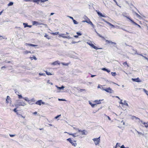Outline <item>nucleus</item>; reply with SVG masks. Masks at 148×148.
I'll return each instance as SVG.
<instances>
[{"mask_svg":"<svg viewBox=\"0 0 148 148\" xmlns=\"http://www.w3.org/2000/svg\"><path fill=\"white\" fill-rule=\"evenodd\" d=\"M66 140L67 141H69V142L74 147H75L77 145V144L76 143V141L75 140L73 141L72 140L71 138H69L67 139Z\"/></svg>","mask_w":148,"mask_h":148,"instance_id":"1","label":"nucleus"},{"mask_svg":"<svg viewBox=\"0 0 148 148\" xmlns=\"http://www.w3.org/2000/svg\"><path fill=\"white\" fill-rule=\"evenodd\" d=\"M48 0H25L26 1H31L34 2L36 3L37 4H39L40 1L41 2L44 3L46 1H48Z\"/></svg>","mask_w":148,"mask_h":148,"instance_id":"2","label":"nucleus"},{"mask_svg":"<svg viewBox=\"0 0 148 148\" xmlns=\"http://www.w3.org/2000/svg\"><path fill=\"white\" fill-rule=\"evenodd\" d=\"M96 145H99L100 142V137L98 138H94L92 139Z\"/></svg>","mask_w":148,"mask_h":148,"instance_id":"3","label":"nucleus"},{"mask_svg":"<svg viewBox=\"0 0 148 148\" xmlns=\"http://www.w3.org/2000/svg\"><path fill=\"white\" fill-rule=\"evenodd\" d=\"M98 36L99 37H101V38H103V40H105L106 42H107V43H111L112 44H114V45H116V43L115 42H112V41H110V40H106L105 38L103 36H101L100 34H98Z\"/></svg>","mask_w":148,"mask_h":148,"instance_id":"4","label":"nucleus"},{"mask_svg":"<svg viewBox=\"0 0 148 148\" xmlns=\"http://www.w3.org/2000/svg\"><path fill=\"white\" fill-rule=\"evenodd\" d=\"M120 106L123 109L124 108H126L128 106L127 102H120Z\"/></svg>","mask_w":148,"mask_h":148,"instance_id":"5","label":"nucleus"},{"mask_svg":"<svg viewBox=\"0 0 148 148\" xmlns=\"http://www.w3.org/2000/svg\"><path fill=\"white\" fill-rule=\"evenodd\" d=\"M126 17L127 19H129L135 25H137L140 28H141V27L140 26V25H138L136 23H135L133 20H132L129 17L126 16Z\"/></svg>","mask_w":148,"mask_h":148,"instance_id":"6","label":"nucleus"},{"mask_svg":"<svg viewBox=\"0 0 148 148\" xmlns=\"http://www.w3.org/2000/svg\"><path fill=\"white\" fill-rule=\"evenodd\" d=\"M103 90L106 92L110 93H113L114 92V91L110 87L106 89H103Z\"/></svg>","mask_w":148,"mask_h":148,"instance_id":"7","label":"nucleus"},{"mask_svg":"<svg viewBox=\"0 0 148 148\" xmlns=\"http://www.w3.org/2000/svg\"><path fill=\"white\" fill-rule=\"evenodd\" d=\"M32 25H45V24H44L43 23H39L38 22L35 21H32Z\"/></svg>","mask_w":148,"mask_h":148,"instance_id":"8","label":"nucleus"},{"mask_svg":"<svg viewBox=\"0 0 148 148\" xmlns=\"http://www.w3.org/2000/svg\"><path fill=\"white\" fill-rule=\"evenodd\" d=\"M84 22H86L88 23V24H90L92 26H93L94 25L92 23V22L90 21V19L89 18H87L86 19L85 21H83Z\"/></svg>","mask_w":148,"mask_h":148,"instance_id":"9","label":"nucleus"},{"mask_svg":"<svg viewBox=\"0 0 148 148\" xmlns=\"http://www.w3.org/2000/svg\"><path fill=\"white\" fill-rule=\"evenodd\" d=\"M132 80L134 82H140L141 81L138 77L137 78L135 79H132Z\"/></svg>","mask_w":148,"mask_h":148,"instance_id":"10","label":"nucleus"},{"mask_svg":"<svg viewBox=\"0 0 148 148\" xmlns=\"http://www.w3.org/2000/svg\"><path fill=\"white\" fill-rule=\"evenodd\" d=\"M90 104L92 106V107H94L95 106H97V104H100L101 102H97L94 104L92 103V102H89Z\"/></svg>","mask_w":148,"mask_h":148,"instance_id":"11","label":"nucleus"},{"mask_svg":"<svg viewBox=\"0 0 148 148\" xmlns=\"http://www.w3.org/2000/svg\"><path fill=\"white\" fill-rule=\"evenodd\" d=\"M96 12L97 13V14H98L99 16L100 17H106V16L103 14H102L99 12L97 10L96 11Z\"/></svg>","mask_w":148,"mask_h":148,"instance_id":"12","label":"nucleus"},{"mask_svg":"<svg viewBox=\"0 0 148 148\" xmlns=\"http://www.w3.org/2000/svg\"><path fill=\"white\" fill-rule=\"evenodd\" d=\"M60 62L58 61H55L52 63L51 64L53 65H55L57 64H60Z\"/></svg>","mask_w":148,"mask_h":148,"instance_id":"13","label":"nucleus"},{"mask_svg":"<svg viewBox=\"0 0 148 148\" xmlns=\"http://www.w3.org/2000/svg\"><path fill=\"white\" fill-rule=\"evenodd\" d=\"M103 20L106 23H107V24H108L110 26H112L113 27H115V26H114V25H113L112 24H111L110 23L108 22L107 21H105L104 19H103Z\"/></svg>","mask_w":148,"mask_h":148,"instance_id":"14","label":"nucleus"},{"mask_svg":"<svg viewBox=\"0 0 148 148\" xmlns=\"http://www.w3.org/2000/svg\"><path fill=\"white\" fill-rule=\"evenodd\" d=\"M25 45L27 46H32V47H36L37 46V45H34L31 44L26 43L25 44Z\"/></svg>","mask_w":148,"mask_h":148,"instance_id":"15","label":"nucleus"},{"mask_svg":"<svg viewBox=\"0 0 148 148\" xmlns=\"http://www.w3.org/2000/svg\"><path fill=\"white\" fill-rule=\"evenodd\" d=\"M59 36L64 38H67V37L66 36V34H60Z\"/></svg>","mask_w":148,"mask_h":148,"instance_id":"16","label":"nucleus"},{"mask_svg":"<svg viewBox=\"0 0 148 148\" xmlns=\"http://www.w3.org/2000/svg\"><path fill=\"white\" fill-rule=\"evenodd\" d=\"M90 46L91 47H92V48H94V49H96V50H97V49H100V48H98L96 46H95L92 43V44H91Z\"/></svg>","mask_w":148,"mask_h":148,"instance_id":"17","label":"nucleus"},{"mask_svg":"<svg viewBox=\"0 0 148 148\" xmlns=\"http://www.w3.org/2000/svg\"><path fill=\"white\" fill-rule=\"evenodd\" d=\"M141 123L145 125V127L146 128L148 127V124L147 123H145L143 122L142 121H141Z\"/></svg>","mask_w":148,"mask_h":148,"instance_id":"18","label":"nucleus"},{"mask_svg":"<svg viewBox=\"0 0 148 148\" xmlns=\"http://www.w3.org/2000/svg\"><path fill=\"white\" fill-rule=\"evenodd\" d=\"M78 132H81L82 134V135L85 134L86 131L85 130H78Z\"/></svg>","mask_w":148,"mask_h":148,"instance_id":"19","label":"nucleus"},{"mask_svg":"<svg viewBox=\"0 0 148 148\" xmlns=\"http://www.w3.org/2000/svg\"><path fill=\"white\" fill-rule=\"evenodd\" d=\"M65 133H67L69 135H71L73 137H75L76 136L75 135L76 134V133H74V134H71L70 133H68L67 132H64Z\"/></svg>","mask_w":148,"mask_h":148,"instance_id":"20","label":"nucleus"},{"mask_svg":"<svg viewBox=\"0 0 148 148\" xmlns=\"http://www.w3.org/2000/svg\"><path fill=\"white\" fill-rule=\"evenodd\" d=\"M23 53L24 54H27L29 53H31V52L30 51L26 50L23 52Z\"/></svg>","mask_w":148,"mask_h":148,"instance_id":"21","label":"nucleus"},{"mask_svg":"<svg viewBox=\"0 0 148 148\" xmlns=\"http://www.w3.org/2000/svg\"><path fill=\"white\" fill-rule=\"evenodd\" d=\"M135 54H137L138 55H139V54L137 53L136 51V53H135ZM140 55L141 56H142V57H143L146 60H147L148 61V58L147 57H145V56H143V55L142 54H140Z\"/></svg>","mask_w":148,"mask_h":148,"instance_id":"22","label":"nucleus"},{"mask_svg":"<svg viewBox=\"0 0 148 148\" xmlns=\"http://www.w3.org/2000/svg\"><path fill=\"white\" fill-rule=\"evenodd\" d=\"M11 98L9 96H8L7 97V98L6 99V102H9V101H11Z\"/></svg>","mask_w":148,"mask_h":148,"instance_id":"23","label":"nucleus"},{"mask_svg":"<svg viewBox=\"0 0 148 148\" xmlns=\"http://www.w3.org/2000/svg\"><path fill=\"white\" fill-rule=\"evenodd\" d=\"M44 37H45L46 38L48 39H49L51 38L48 35H47V34H45L44 36Z\"/></svg>","mask_w":148,"mask_h":148,"instance_id":"24","label":"nucleus"},{"mask_svg":"<svg viewBox=\"0 0 148 148\" xmlns=\"http://www.w3.org/2000/svg\"><path fill=\"white\" fill-rule=\"evenodd\" d=\"M35 104L39 105H41L42 104H44L45 102H36Z\"/></svg>","mask_w":148,"mask_h":148,"instance_id":"25","label":"nucleus"},{"mask_svg":"<svg viewBox=\"0 0 148 148\" xmlns=\"http://www.w3.org/2000/svg\"><path fill=\"white\" fill-rule=\"evenodd\" d=\"M45 72L46 73L47 75H53V74H52L51 73H50V72H48L47 71H45Z\"/></svg>","mask_w":148,"mask_h":148,"instance_id":"26","label":"nucleus"},{"mask_svg":"<svg viewBox=\"0 0 148 148\" xmlns=\"http://www.w3.org/2000/svg\"><path fill=\"white\" fill-rule=\"evenodd\" d=\"M30 58L32 60H33V59L32 58H33L35 60H37V58H36L35 57V56H33V57H30Z\"/></svg>","mask_w":148,"mask_h":148,"instance_id":"27","label":"nucleus"},{"mask_svg":"<svg viewBox=\"0 0 148 148\" xmlns=\"http://www.w3.org/2000/svg\"><path fill=\"white\" fill-rule=\"evenodd\" d=\"M23 25L24 26V27L25 28L28 27L27 24L26 23H23Z\"/></svg>","mask_w":148,"mask_h":148,"instance_id":"28","label":"nucleus"},{"mask_svg":"<svg viewBox=\"0 0 148 148\" xmlns=\"http://www.w3.org/2000/svg\"><path fill=\"white\" fill-rule=\"evenodd\" d=\"M123 65L124 66H125V65H127V66H128V67H129V65H128V64H127V62H124L123 63Z\"/></svg>","mask_w":148,"mask_h":148,"instance_id":"29","label":"nucleus"},{"mask_svg":"<svg viewBox=\"0 0 148 148\" xmlns=\"http://www.w3.org/2000/svg\"><path fill=\"white\" fill-rule=\"evenodd\" d=\"M16 109L17 108H14L13 110V111L14 112H15L17 115H18L19 114H18V113L17 112V110Z\"/></svg>","mask_w":148,"mask_h":148,"instance_id":"30","label":"nucleus"},{"mask_svg":"<svg viewBox=\"0 0 148 148\" xmlns=\"http://www.w3.org/2000/svg\"><path fill=\"white\" fill-rule=\"evenodd\" d=\"M144 91L146 93V94L148 96V91L147 90L145 89H143Z\"/></svg>","mask_w":148,"mask_h":148,"instance_id":"31","label":"nucleus"},{"mask_svg":"<svg viewBox=\"0 0 148 148\" xmlns=\"http://www.w3.org/2000/svg\"><path fill=\"white\" fill-rule=\"evenodd\" d=\"M111 74L112 76H114L116 75V73L115 72H111Z\"/></svg>","mask_w":148,"mask_h":148,"instance_id":"32","label":"nucleus"},{"mask_svg":"<svg viewBox=\"0 0 148 148\" xmlns=\"http://www.w3.org/2000/svg\"><path fill=\"white\" fill-rule=\"evenodd\" d=\"M13 4V3L12 2H10L8 4V6H10L12 5Z\"/></svg>","mask_w":148,"mask_h":148,"instance_id":"33","label":"nucleus"},{"mask_svg":"<svg viewBox=\"0 0 148 148\" xmlns=\"http://www.w3.org/2000/svg\"><path fill=\"white\" fill-rule=\"evenodd\" d=\"M57 87L58 89L60 90L63 89L64 88V87L63 86H62L61 87Z\"/></svg>","mask_w":148,"mask_h":148,"instance_id":"34","label":"nucleus"},{"mask_svg":"<svg viewBox=\"0 0 148 148\" xmlns=\"http://www.w3.org/2000/svg\"><path fill=\"white\" fill-rule=\"evenodd\" d=\"M73 21L74 24H77L78 23L74 19Z\"/></svg>","mask_w":148,"mask_h":148,"instance_id":"35","label":"nucleus"},{"mask_svg":"<svg viewBox=\"0 0 148 148\" xmlns=\"http://www.w3.org/2000/svg\"><path fill=\"white\" fill-rule=\"evenodd\" d=\"M18 98L19 99H21L22 98V97L21 95H18Z\"/></svg>","mask_w":148,"mask_h":148,"instance_id":"36","label":"nucleus"},{"mask_svg":"<svg viewBox=\"0 0 148 148\" xmlns=\"http://www.w3.org/2000/svg\"><path fill=\"white\" fill-rule=\"evenodd\" d=\"M58 33H59L58 32H55V33H52L51 34H53V35H56L58 34Z\"/></svg>","mask_w":148,"mask_h":148,"instance_id":"37","label":"nucleus"},{"mask_svg":"<svg viewBox=\"0 0 148 148\" xmlns=\"http://www.w3.org/2000/svg\"><path fill=\"white\" fill-rule=\"evenodd\" d=\"M62 64L64 65H65V66H68L69 64V63L65 64L63 63H62Z\"/></svg>","mask_w":148,"mask_h":148,"instance_id":"38","label":"nucleus"},{"mask_svg":"<svg viewBox=\"0 0 148 148\" xmlns=\"http://www.w3.org/2000/svg\"><path fill=\"white\" fill-rule=\"evenodd\" d=\"M24 99L27 101H29V100H28V99L27 97H25Z\"/></svg>","mask_w":148,"mask_h":148,"instance_id":"39","label":"nucleus"},{"mask_svg":"<svg viewBox=\"0 0 148 148\" xmlns=\"http://www.w3.org/2000/svg\"><path fill=\"white\" fill-rule=\"evenodd\" d=\"M77 35L78 36H81L82 35V34L80 33L77 32Z\"/></svg>","mask_w":148,"mask_h":148,"instance_id":"40","label":"nucleus"},{"mask_svg":"<svg viewBox=\"0 0 148 148\" xmlns=\"http://www.w3.org/2000/svg\"><path fill=\"white\" fill-rule=\"evenodd\" d=\"M61 116V115L60 114V115H58L57 116H56L55 118V119H57L58 117H59L60 116Z\"/></svg>","mask_w":148,"mask_h":148,"instance_id":"41","label":"nucleus"},{"mask_svg":"<svg viewBox=\"0 0 148 148\" xmlns=\"http://www.w3.org/2000/svg\"><path fill=\"white\" fill-rule=\"evenodd\" d=\"M58 100L59 101H66V100H65L64 99H58Z\"/></svg>","mask_w":148,"mask_h":148,"instance_id":"42","label":"nucleus"},{"mask_svg":"<svg viewBox=\"0 0 148 148\" xmlns=\"http://www.w3.org/2000/svg\"><path fill=\"white\" fill-rule=\"evenodd\" d=\"M121 148H128V147L125 148L123 145H122L120 147Z\"/></svg>","mask_w":148,"mask_h":148,"instance_id":"43","label":"nucleus"},{"mask_svg":"<svg viewBox=\"0 0 148 148\" xmlns=\"http://www.w3.org/2000/svg\"><path fill=\"white\" fill-rule=\"evenodd\" d=\"M103 100H99V101L98 100H95L94 102H100L101 101H102Z\"/></svg>","mask_w":148,"mask_h":148,"instance_id":"44","label":"nucleus"},{"mask_svg":"<svg viewBox=\"0 0 148 148\" xmlns=\"http://www.w3.org/2000/svg\"><path fill=\"white\" fill-rule=\"evenodd\" d=\"M138 132V134L139 135H143V134H142L141 132Z\"/></svg>","mask_w":148,"mask_h":148,"instance_id":"45","label":"nucleus"},{"mask_svg":"<svg viewBox=\"0 0 148 148\" xmlns=\"http://www.w3.org/2000/svg\"><path fill=\"white\" fill-rule=\"evenodd\" d=\"M118 144H119L118 143H116V145L113 148H116L117 147V145H118Z\"/></svg>","mask_w":148,"mask_h":148,"instance_id":"46","label":"nucleus"},{"mask_svg":"<svg viewBox=\"0 0 148 148\" xmlns=\"http://www.w3.org/2000/svg\"><path fill=\"white\" fill-rule=\"evenodd\" d=\"M11 137H14V136H15V135H12V134H10L9 135Z\"/></svg>","mask_w":148,"mask_h":148,"instance_id":"47","label":"nucleus"},{"mask_svg":"<svg viewBox=\"0 0 148 148\" xmlns=\"http://www.w3.org/2000/svg\"><path fill=\"white\" fill-rule=\"evenodd\" d=\"M39 75H44L45 74L43 73H39Z\"/></svg>","mask_w":148,"mask_h":148,"instance_id":"48","label":"nucleus"},{"mask_svg":"<svg viewBox=\"0 0 148 148\" xmlns=\"http://www.w3.org/2000/svg\"><path fill=\"white\" fill-rule=\"evenodd\" d=\"M80 91L82 92V91H85V89H80L79 90Z\"/></svg>","mask_w":148,"mask_h":148,"instance_id":"49","label":"nucleus"},{"mask_svg":"<svg viewBox=\"0 0 148 148\" xmlns=\"http://www.w3.org/2000/svg\"><path fill=\"white\" fill-rule=\"evenodd\" d=\"M87 44L89 45L90 46V45L92 44V43L90 42H87Z\"/></svg>","mask_w":148,"mask_h":148,"instance_id":"50","label":"nucleus"},{"mask_svg":"<svg viewBox=\"0 0 148 148\" xmlns=\"http://www.w3.org/2000/svg\"><path fill=\"white\" fill-rule=\"evenodd\" d=\"M106 71L108 73H109L110 72V71L109 70H108V69H106Z\"/></svg>","mask_w":148,"mask_h":148,"instance_id":"51","label":"nucleus"},{"mask_svg":"<svg viewBox=\"0 0 148 148\" xmlns=\"http://www.w3.org/2000/svg\"><path fill=\"white\" fill-rule=\"evenodd\" d=\"M117 143L119 144H118V145H117V147H121L120 146V145H121L120 143Z\"/></svg>","mask_w":148,"mask_h":148,"instance_id":"52","label":"nucleus"},{"mask_svg":"<svg viewBox=\"0 0 148 148\" xmlns=\"http://www.w3.org/2000/svg\"><path fill=\"white\" fill-rule=\"evenodd\" d=\"M106 69H107L106 68H103L102 69V70H103L105 71H106Z\"/></svg>","mask_w":148,"mask_h":148,"instance_id":"53","label":"nucleus"},{"mask_svg":"<svg viewBox=\"0 0 148 148\" xmlns=\"http://www.w3.org/2000/svg\"><path fill=\"white\" fill-rule=\"evenodd\" d=\"M18 115H20L24 119L25 118V117L23 116L22 115H21L20 114H18Z\"/></svg>","mask_w":148,"mask_h":148,"instance_id":"54","label":"nucleus"},{"mask_svg":"<svg viewBox=\"0 0 148 148\" xmlns=\"http://www.w3.org/2000/svg\"><path fill=\"white\" fill-rule=\"evenodd\" d=\"M74 37L76 38H77L78 37V35H75L74 36Z\"/></svg>","mask_w":148,"mask_h":148,"instance_id":"55","label":"nucleus"},{"mask_svg":"<svg viewBox=\"0 0 148 148\" xmlns=\"http://www.w3.org/2000/svg\"><path fill=\"white\" fill-rule=\"evenodd\" d=\"M27 27L31 28L32 27V25H28Z\"/></svg>","mask_w":148,"mask_h":148,"instance_id":"56","label":"nucleus"},{"mask_svg":"<svg viewBox=\"0 0 148 148\" xmlns=\"http://www.w3.org/2000/svg\"><path fill=\"white\" fill-rule=\"evenodd\" d=\"M37 114V112H34L33 113V114Z\"/></svg>","mask_w":148,"mask_h":148,"instance_id":"57","label":"nucleus"},{"mask_svg":"<svg viewBox=\"0 0 148 148\" xmlns=\"http://www.w3.org/2000/svg\"><path fill=\"white\" fill-rule=\"evenodd\" d=\"M69 17L71 19L73 20H74V19L73 17H71V16H70Z\"/></svg>","mask_w":148,"mask_h":148,"instance_id":"58","label":"nucleus"},{"mask_svg":"<svg viewBox=\"0 0 148 148\" xmlns=\"http://www.w3.org/2000/svg\"><path fill=\"white\" fill-rule=\"evenodd\" d=\"M95 76V75H92L91 76V77H94V76Z\"/></svg>","mask_w":148,"mask_h":148,"instance_id":"59","label":"nucleus"},{"mask_svg":"<svg viewBox=\"0 0 148 148\" xmlns=\"http://www.w3.org/2000/svg\"><path fill=\"white\" fill-rule=\"evenodd\" d=\"M6 67L5 66H2L1 67V69H2L3 68H6Z\"/></svg>","mask_w":148,"mask_h":148,"instance_id":"60","label":"nucleus"},{"mask_svg":"<svg viewBox=\"0 0 148 148\" xmlns=\"http://www.w3.org/2000/svg\"><path fill=\"white\" fill-rule=\"evenodd\" d=\"M37 102H42V101L41 100H39Z\"/></svg>","mask_w":148,"mask_h":148,"instance_id":"61","label":"nucleus"},{"mask_svg":"<svg viewBox=\"0 0 148 148\" xmlns=\"http://www.w3.org/2000/svg\"><path fill=\"white\" fill-rule=\"evenodd\" d=\"M108 119L109 120H111V119H110V118L109 116H108Z\"/></svg>","mask_w":148,"mask_h":148,"instance_id":"62","label":"nucleus"},{"mask_svg":"<svg viewBox=\"0 0 148 148\" xmlns=\"http://www.w3.org/2000/svg\"><path fill=\"white\" fill-rule=\"evenodd\" d=\"M54 14V13H51L50 15H53Z\"/></svg>","mask_w":148,"mask_h":148,"instance_id":"63","label":"nucleus"},{"mask_svg":"<svg viewBox=\"0 0 148 148\" xmlns=\"http://www.w3.org/2000/svg\"><path fill=\"white\" fill-rule=\"evenodd\" d=\"M115 3H116V4L117 5L119 6V5H118V3H117V2H116Z\"/></svg>","mask_w":148,"mask_h":148,"instance_id":"64","label":"nucleus"}]
</instances>
